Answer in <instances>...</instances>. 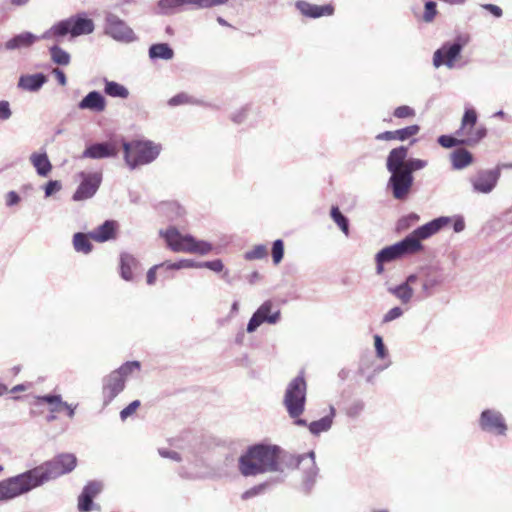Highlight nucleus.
<instances>
[{"instance_id":"nucleus-1","label":"nucleus","mask_w":512,"mask_h":512,"mask_svg":"<svg viewBox=\"0 0 512 512\" xmlns=\"http://www.w3.org/2000/svg\"><path fill=\"white\" fill-rule=\"evenodd\" d=\"M280 453V448L275 445H252L238 459L239 472L245 477L282 472Z\"/></svg>"},{"instance_id":"nucleus-2","label":"nucleus","mask_w":512,"mask_h":512,"mask_svg":"<svg viewBox=\"0 0 512 512\" xmlns=\"http://www.w3.org/2000/svg\"><path fill=\"white\" fill-rule=\"evenodd\" d=\"M408 155V148L400 146L392 149L387 157L386 167L391 173L388 180V188L397 200L406 199L413 185L414 177L408 171L402 169V161Z\"/></svg>"},{"instance_id":"nucleus-3","label":"nucleus","mask_w":512,"mask_h":512,"mask_svg":"<svg viewBox=\"0 0 512 512\" xmlns=\"http://www.w3.org/2000/svg\"><path fill=\"white\" fill-rule=\"evenodd\" d=\"M94 30V21L82 12L56 22L41 35V38L59 39L67 35H70L71 38H76L82 35H89Z\"/></svg>"},{"instance_id":"nucleus-4","label":"nucleus","mask_w":512,"mask_h":512,"mask_svg":"<svg viewBox=\"0 0 512 512\" xmlns=\"http://www.w3.org/2000/svg\"><path fill=\"white\" fill-rule=\"evenodd\" d=\"M122 146L124 161L131 170L155 161L162 149L160 144L151 140L124 141Z\"/></svg>"},{"instance_id":"nucleus-5","label":"nucleus","mask_w":512,"mask_h":512,"mask_svg":"<svg viewBox=\"0 0 512 512\" xmlns=\"http://www.w3.org/2000/svg\"><path fill=\"white\" fill-rule=\"evenodd\" d=\"M307 396V383L300 374L293 378L286 386L283 405L290 418L297 420L305 411Z\"/></svg>"},{"instance_id":"nucleus-6","label":"nucleus","mask_w":512,"mask_h":512,"mask_svg":"<svg viewBox=\"0 0 512 512\" xmlns=\"http://www.w3.org/2000/svg\"><path fill=\"white\" fill-rule=\"evenodd\" d=\"M77 459L73 454H60L51 461L31 469L32 475L41 486L45 482L71 472L76 467Z\"/></svg>"},{"instance_id":"nucleus-7","label":"nucleus","mask_w":512,"mask_h":512,"mask_svg":"<svg viewBox=\"0 0 512 512\" xmlns=\"http://www.w3.org/2000/svg\"><path fill=\"white\" fill-rule=\"evenodd\" d=\"M161 235L174 252L206 255L212 250V245L209 242L197 240L189 234L183 235L174 227L161 232Z\"/></svg>"},{"instance_id":"nucleus-8","label":"nucleus","mask_w":512,"mask_h":512,"mask_svg":"<svg viewBox=\"0 0 512 512\" xmlns=\"http://www.w3.org/2000/svg\"><path fill=\"white\" fill-rule=\"evenodd\" d=\"M421 249V243L406 237L393 245L384 247L375 255L376 273L378 275L382 274L385 264L413 255Z\"/></svg>"},{"instance_id":"nucleus-9","label":"nucleus","mask_w":512,"mask_h":512,"mask_svg":"<svg viewBox=\"0 0 512 512\" xmlns=\"http://www.w3.org/2000/svg\"><path fill=\"white\" fill-rule=\"evenodd\" d=\"M38 487L31 469L0 481V502L13 500Z\"/></svg>"},{"instance_id":"nucleus-10","label":"nucleus","mask_w":512,"mask_h":512,"mask_svg":"<svg viewBox=\"0 0 512 512\" xmlns=\"http://www.w3.org/2000/svg\"><path fill=\"white\" fill-rule=\"evenodd\" d=\"M477 113L473 108H466L461 120V126L456 135L461 137L462 145L474 146L478 144L487 134L484 126L475 127Z\"/></svg>"},{"instance_id":"nucleus-11","label":"nucleus","mask_w":512,"mask_h":512,"mask_svg":"<svg viewBox=\"0 0 512 512\" xmlns=\"http://www.w3.org/2000/svg\"><path fill=\"white\" fill-rule=\"evenodd\" d=\"M468 38L459 36L454 42H446L433 54V65L435 68L446 66L448 69L455 67V62L460 56L463 47L467 44Z\"/></svg>"},{"instance_id":"nucleus-12","label":"nucleus","mask_w":512,"mask_h":512,"mask_svg":"<svg viewBox=\"0 0 512 512\" xmlns=\"http://www.w3.org/2000/svg\"><path fill=\"white\" fill-rule=\"evenodd\" d=\"M229 0H159L157 13L161 15H173L180 11L184 5H192L196 9H207L224 5Z\"/></svg>"},{"instance_id":"nucleus-13","label":"nucleus","mask_w":512,"mask_h":512,"mask_svg":"<svg viewBox=\"0 0 512 512\" xmlns=\"http://www.w3.org/2000/svg\"><path fill=\"white\" fill-rule=\"evenodd\" d=\"M479 427L483 432L494 436H505L508 425L503 414L496 409H485L479 417Z\"/></svg>"},{"instance_id":"nucleus-14","label":"nucleus","mask_w":512,"mask_h":512,"mask_svg":"<svg viewBox=\"0 0 512 512\" xmlns=\"http://www.w3.org/2000/svg\"><path fill=\"white\" fill-rule=\"evenodd\" d=\"M105 34L116 41L130 43L136 40L134 31L117 15L107 12L105 14Z\"/></svg>"},{"instance_id":"nucleus-15","label":"nucleus","mask_w":512,"mask_h":512,"mask_svg":"<svg viewBox=\"0 0 512 512\" xmlns=\"http://www.w3.org/2000/svg\"><path fill=\"white\" fill-rule=\"evenodd\" d=\"M78 178L80 184L74 192L72 199L78 202L92 198L101 185L102 174L100 172H80L78 173Z\"/></svg>"},{"instance_id":"nucleus-16","label":"nucleus","mask_w":512,"mask_h":512,"mask_svg":"<svg viewBox=\"0 0 512 512\" xmlns=\"http://www.w3.org/2000/svg\"><path fill=\"white\" fill-rule=\"evenodd\" d=\"M500 179V166L494 169L479 170L469 181L472 185L473 192L478 194L491 193Z\"/></svg>"},{"instance_id":"nucleus-17","label":"nucleus","mask_w":512,"mask_h":512,"mask_svg":"<svg viewBox=\"0 0 512 512\" xmlns=\"http://www.w3.org/2000/svg\"><path fill=\"white\" fill-rule=\"evenodd\" d=\"M280 317V310L274 309L272 301L267 300L263 302L253 313L247 324L246 330L248 333H253L263 323L276 324L280 320Z\"/></svg>"},{"instance_id":"nucleus-18","label":"nucleus","mask_w":512,"mask_h":512,"mask_svg":"<svg viewBox=\"0 0 512 512\" xmlns=\"http://www.w3.org/2000/svg\"><path fill=\"white\" fill-rule=\"evenodd\" d=\"M294 460L297 462L299 469H301L303 473V489L309 492L314 486L316 477L318 475V468L315 462V453L310 451L307 454L299 456Z\"/></svg>"},{"instance_id":"nucleus-19","label":"nucleus","mask_w":512,"mask_h":512,"mask_svg":"<svg viewBox=\"0 0 512 512\" xmlns=\"http://www.w3.org/2000/svg\"><path fill=\"white\" fill-rule=\"evenodd\" d=\"M125 388V381L111 372L102 380L103 406H108Z\"/></svg>"},{"instance_id":"nucleus-20","label":"nucleus","mask_w":512,"mask_h":512,"mask_svg":"<svg viewBox=\"0 0 512 512\" xmlns=\"http://www.w3.org/2000/svg\"><path fill=\"white\" fill-rule=\"evenodd\" d=\"M450 223L449 217H439L436 218L420 227L415 229L411 234L406 236L407 239H414L418 243H421V240L429 238L434 235L438 231H440L444 226Z\"/></svg>"},{"instance_id":"nucleus-21","label":"nucleus","mask_w":512,"mask_h":512,"mask_svg":"<svg viewBox=\"0 0 512 512\" xmlns=\"http://www.w3.org/2000/svg\"><path fill=\"white\" fill-rule=\"evenodd\" d=\"M335 415H336V410L331 405L329 407V414L322 417L319 420L312 421L311 423L308 424L305 419L299 418V419L295 420L294 423L298 426H303V427L307 426L312 435L318 436L321 433L328 432L331 429Z\"/></svg>"},{"instance_id":"nucleus-22","label":"nucleus","mask_w":512,"mask_h":512,"mask_svg":"<svg viewBox=\"0 0 512 512\" xmlns=\"http://www.w3.org/2000/svg\"><path fill=\"white\" fill-rule=\"evenodd\" d=\"M417 280V274H410L403 283L388 287L387 290L390 294L394 295L401 304L408 305L414 295V290L411 285L415 284Z\"/></svg>"},{"instance_id":"nucleus-23","label":"nucleus","mask_w":512,"mask_h":512,"mask_svg":"<svg viewBox=\"0 0 512 512\" xmlns=\"http://www.w3.org/2000/svg\"><path fill=\"white\" fill-rule=\"evenodd\" d=\"M103 485L98 481L89 482L78 497V509L80 512H89L93 508V498L102 491Z\"/></svg>"},{"instance_id":"nucleus-24","label":"nucleus","mask_w":512,"mask_h":512,"mask_svg":"<svg viewBox=\"0 0 512 512\" xmlns=\"http://www.w3.org/2000/svg\"><path fill=\"white\" fill-rule=\"evenodd\" d=\"M118 154L115 144L108 142L95 143L88 146L82 154L83 158L104 159L116 157Z\"/></svg>"},{"instance_id":"nucleus-25","label":"nucleus","mask_w":512,"mask_h":512,"mask_svg":"<svg viewBox=\"0 0 512 512\" xmlns=\"http://www.w3.org/2000/svg\"><path fill=\"white\" fill-rule=\"evenodd\" d=\"M300 13L308 18H319L322 16H331L334 13V7L330 4L319 6L304 0L295 3Z\"/></svg>"},{"instance_id":"nucleus-26","label":"nucleus","mask_w":512,"mask_h":512,"mask_svg":"<svg viewBox=\"0 0 512 512\" xmlns=\"http://www.w3.org/2000/svg\"><path fill=\"white\" fill-rule=\"evenodd\" d=\"M78 108L96 113L103 112L106 108L105 97L99 91H91L78 103Z\"/></svg>"},{"instance_id":"nucleus-27","label":"nucleus","mask_w":512,"mask_h":512,"mask_svg":"<svg viewBox=\"0 0 512 512\" xmlns=\"http://www.w3.org/2000/svg\"><path fill=\"white\" fill-rule=\"evenodd\" d=\"M117 222L106 220L103 224L89 232V237L96 242H106L115 238Z\"/></svg>"},{"instance_id":"nucleus-28","label":"nucleus","mask_w":512,"mask_h":512,"mask_svg":"<svg viewBox=\"0 0 512 512\" xmlns=\"http://www.w3.org/2000/svg\"><path fill=\"white\" fill-rule=\"evenodd\" d=\"M40 39H42L41 36H36L31 32H23L9 39L5 43V49L16 50L21 48H28Z\"/></svg>"},{"instance_id":"nucleus-29","label":"nucleus","mask_w":512,"mask_h":512,"mask_svg":"<svg viewBox=\"0 0 512 512\" xmlns=\"http://www.w3.org/2000/svg\"><path fill=\"white\" fill-rule=\"evenodd\" d=\"M46 81L47 78L43 73L22 75L19 78L18 87L29 92H37Z\"/></svg>"},{"instance_id":"nucleus-30","label":"nucleus","mask_w":512,"mask_h":512,"mask_svg":"<svg viewBox=\"0 0 512 512\" xmlns=\"http://www.w3.org/2000/svg\"><path fill=\"white\" fill-rule=\"evenodd\" d=\"M419 130L420 127L418 125H411L395 131L382 132L376 136V139L385 141L397 139L400 141H405L408 138L416 135L419 132Z\"/></svg>"},{"instance_id":"nucleus-31","label":"nucleus","mask_w":512,"mask_h":512,"mask_svg":"<svg viewBox=\"0 0 512 512\" xmlns=\"http://www.w3.org/2000/svg\"><path fill=\"white\" fill-rule=\"evenodd\" d=\"M29 159L39 176L46 177L51 172L52 164L46 152L32 153Z\"/></svg>"},{"instance_id":"nucleus-32","label":"nucleus","mask_w":512,"mask_h":512,"mask_svg":"<svg viewBox=\"0 0 512 512\" xmlns=\"http://www.w3.org/2000/svg\"><path fill=\"white\" fill-rule=\"evenodd\" d=\"M138 266L137 259L129 254L122 253L120 257V272L121 277L126 281L133 280V269H136Z\"/></svg>"},{"instance_id":"nucleus-33","label":"nucleus","mask_w":512,"mask_h":512,"mask_svg":"<svg viewBox=\"0 0 512 512\" xmlns=\"http://www.w3.org/2000/svg\"><path fill=\"white\" fill-rule=\"evenodd\" d=\"M443 279L438 273L427 270L424 273L422 280V293L424 297L432 295V290L442 283Z\"/></svg>"},{"instance_id":"nucleus-34","label":"nucleus","mask_w":512,"mask_h":512,"mask_svg":"<svg viewBox=\"0 0 512 512\" xmlns=\"http://www.w3.org/2000/svg\"><path fill=\"white\" fill-rule=\"evenodd\" d=\"M173 56L174 51L167 43L153 44L149 48V57L153 60H170Z\"/></svg>"},{"instance_id":"nucleus-35","label":"nucleus","mask_w":512,"mask_h":512,"mask_svg":"<svg viewBox=\"0 0 512 512\" xmlns=\"http://www.w3.org/2000/svg\"><path fill=\"white\" fill-rule=\"evenodd\" d=\"M454 169H463L472 162V154L465 149H458L451 154Z\"/></svg>"},{"instance_id":"nucleus-36","label":"nucleus","mask_w":512,"mask_h":512,"mask_svg":"<svg viewBox=\"0 0 512 512\" xmlns=\"http://www.w3.org/2000/svg\"><path fill=\"white\" fill-rule=\"evenodd\" d=\"M104 91L111 97L126 99L129 96L128 89L115 81L105 80Z\"/></svg>"},{"instance_id":"nucleus-37","label":"nucleus","mask_w":512,"mask_h":512,"mask_svg":"<svg viewBox=\"0 0 512 512\" xmlns=\"http://www.w3.org/2000/svg\"><path fill=\"white\" fill-rule=\"evenodd\" d=\"M49 53L51 60L57 65L67 66L71 61L70 54L58 45L50 47Z\"/></svg>"},{"instance_id":"nucleus-38","label":"nucleus","mask_w":512,"mask_h":512,"mask_svg":"<svg viewBox=\"0 0 512 512\" xmlns=\"http://www.w3.org/2000/svg\"><path fill=\"white\" fill-rule=\"evenodd\" d=\"M89 234L78 232L73 236V246L77 252L88 254L92 250V244L89 241Z\"/></svg>"},{"instance_id":"nucleus-39","label":"nucleus","mask_w":512,"mask_h":512,"mask_svg":"<svg viewBox=\"0 0 512 512\" xmlns=\"http://www.w3.org/2000/svg\"><path fill=\"white\" fill-rule=\"evenodd\" d=\"M331 218L338 225L341 231L348 236L349 235V221L344 216L337 206H333L330 212Z\"/></svg>"},{"instance_id":"nucleus-40","label":"nucleus","mask_w":512,"mask_h":512,"mask_svg":"<svg viewBox=\"0 0 512 512\" xmlns=\"http://www.w3.org/2000/svg\"><path fill=\"white\" fill-rule=\"evenodd\" d=\"M402 169L404 171H408L410 175H413V172L421 170L427 166V161L417 158H409L404 157L402 161Z\"/></svg>"},{"instance_id":"nucleus-41","label":"nucleus","mask_w":512,"mask_h":512,"mask_svg":"<svg viewBox=\"0 0 512 512\" xmlns=\"http://www.w3.org/2000/svg\"><path fill=\"white\" fill-rule=\"evenodd\" d=\"M140 370V362L129 361L121 365L118 369L112 371L114 374L120 376L126 382L127 377L134 371Z\"/></svg>"},{"instance_id":"nucleus-42","label":"nucleus","mask_w":512,"mask_h":512,"mask_svg":"<svg viewBox=\"0 0 512 512\" xmlns=\"http://www.w3.org/2000/svg\"><path fill=\"white\" fill-rule=\"evenodd\" d=\"M38 401L45 402L50 405V411L52 413L60 412L62 410V397L60 395H44L39 396Z\"/></svg>"},{"instance_id":"nucleus-43","label":"nucleus","mask_w":512,"mask_h":512,"mask_svg":"<svg viewBox=\"0 0 512 512\" xmlns=\"http://www.w3.org/2000/svg\"><path fill=\"white\" fill-rule=\"evenodd\" d=\"M267 247L263 244L256 245L253 249L247 251L244 255L246 260L263 259L267 256Z\"/></svg>"},{"instance_id":"nucleus-44","label":"nucleus","mask_w":512,"mask_h":512,"mask_svg":"<svg viewBox=\"0 0 512 512\" xmlns=\"http://www.w3.org/2000/svg\"><path fill=\"white\" fill-rule=\"evenodd\" d=\"M437 15V4L434 1H427L424 6L422 19L426 23H430Z\"/></svg>"},{"instance_id":"nucleus-45","label":"nucleus","mask_w":512,"mask_h":512,"mask_svg":"<svg viewBox=\"0 0 512 512\" xmlns=\"http://www.w3.org/2000/svg\"><path fill=\"white\" fill-rule=\"evenodd\" d=\"M283 255H284V243L281 239H277L273 242V246H272L273 262L275 264L280 263L281 260L283 259Z\"/></svg>"},{"instance_id":"nucleus-46","label":"nucleus","mask_w":512,"mask_h":512,"mask_svg":"<svg viewBox=\"0 0 512 512\" xmlns=\"http://www.w3.org/2000/svg\"><path fill=\"white\" fill-rule=\"evenodd\" d=\"M374 346L376 350V356L379 359H385L388 356V351L380 335H374Z\"/></svg>"},{"instance_id":"nucleus-47","label":"nucleus","mask_w":512,"mask_h":512,"mask_svg":"<svg viewBox=\"0 0 512 512\" xmlns=\"http://www.w3.org/2000/svg\"><path fill=\"white\" fill-rule=\"evenodd\" d=\"M438 143L444 148H452L457 145H462V140H461V138L457 139V138H455L453 136H449V135H441L438 138Z\"/></svg>"},{"instance_id":"nucleus-48","label":"nucleus","mask_w":512,"mask_h":512,"mask_svg":"<svg viewBox=\"0 0 512 512\" xmlns=\"http://www.w3.org/2000/svg\"><path fill=\"white\" fill-rule=\"evenodd\" d=\"M192 103V98L186 93H179L169 99V106L175 107L179 105Z\"/></svg>"},{"instance_id":"nucleus-49","label":"nucleus","mask_w":512,"mask_h":512,"mask_svg":"<svg viewBox=\"0 0 512 512\" xmlns=\"http://www.w3.org/2000/svg\"><path fill=\"white\" fill-rule=\"evenodd\" d=\"M393 115L396 118L404 119V118H410L415 116V110L411 108L410 106L403 105L399 106L394 110Z\"/></svg>"},{"instance_id":"nucleus-50","label":"nucleus","mask_w":512,"mask_h":512,"mask_svg":"<svg viewBox=\"0 0 512 512\" xmlns=\"http://www.w3.org/2000/svg\"><path fill=\"white\" fill-rule=\"evenodd\" d=\"M364 403L362 401L353 402L347 409V416L357 418L364 410Z\"/></svg>"},{"instance_id":"nucleus-51","label":"nucleus","mask_w":512,"mask_h":512,"mask_svg":"<svg viewBox=\"0 0 512 512\" xmlns=\"http://www.w3.org/2000/svg\"><path fill=\"white\" fill-rule=\"evenodd\" d=\"M404 311L401 307H393L383 316V322L388 323L395 319L400 318L403 315Z\"/></svg>"},{"instance_id":"nucleus-52","label":"nucleus","mask_w":512,"mask_h":512,"mask_svg":"<svg viewBox=\"0 0 512 512\" xmlns=\"http://www.w3.org/2000/svg\"><path fill=\"white\" fill-rule=\"evenodd\" d=\"M140 401L134 400L132 401L127 407H125L120 412V418L121 420H126L129 416H131L139 407H140Z\"/></svg>"},{"instance_id":"nucleus-53","label":"nucleus","mask_w":512,"mask_h":512,"mask_svg":"<svg viewBox=\"0 0 512 512\" xmlns=\"http://www.w3.org/2000/svg\"><path fill=\"white\" fill-rule=\"evenodd\" d=\"M265 486H266L265 484H260V485L254 486V487L246 490L245 492L242 493L241 499L249 500V499L261 494L264 491Z\"/></svg>"},{"instance_id":"nucleus-54","label":"nucleus","mask_w":512,"mask_h":512,"mask_svg":"<svg viewBox=\"0 0 512 512\" xmlns=\"http://www.w3.org/2000/svg\"><path fill=\"white\" fill-rule=\"evenodd\" d=\"M199 263L192 260H181L174 263H167L168 269H182V268H198Z\"/></svg>"},{"instance_id":"nucleus-55","label":"nucleus","mask_w":512,"mask_h":512,"mask_svg":"<svg viewBox=\"0 0 512 512\" xmlns=\"http://www.w3.org/2000/svg\"><path fill=\"white\" fill-rule=\"evenodd\" d=\"M197 267L208 268L214 272H221L224 268V265L221 260L216 259L212 261L202 262L198 264Z\"/></svg>"},{"instance_id":"nucleus-56","label":"nucleus","mask_w":512,"mask_h":512,"mask_svg":"<svg viewBox=\"0 0 512 512\" xmlns=\"http://www.w3.org/2000/svg\"><path fill=\"white\" fill-rule=\"evenodd\" d=\"M12 116L10 103L6 100L0 101V121H7Z\"/></svg>"},{"instance_id":"nucleus-57","label":"nucleus","mask_w":512,"mask_h":512,"mask_svg":"<svg viewBox=\"0 0 512 512\" xmlns=\"http://www.w3.org/2000/svg\"><path fill=\"white\" fill-rule=\"evenodd\" d=\"M62 188L61 182L57 180H50L45 185V197H50L54 193L60 191Z\"/></svg>"},{"instance_id":"nucleus-58","label":"nucleus","mask_w":512,"mask_h":512,"mask_svg":"<svg viewBox=\"0 0 512 512\" xmlns=\"http://www.w3.org/2000/svg\"><path fill=\"white\" fill-rule=\"evenodd\" d=\"M158 453L163 458H169V459L174 460L176 462H181L182 461L181 455L178 452H176V451L168 450V449H165V448H159L158 449Z\"/></svg>"},{"instance_id":"nucleus-59","label":"nucleus","mask_w":512,"mask_h":512,"mask_svg":"<svg viewBox=\"0 0 512 512\" xmlns=\"http://www.w3.org/2000/svg\"><path fill=\"white\" fill-rule=\"evenodd\" d=\"M481 7L490 12L496 18H500L503 15L501 7L495 4H482Z\"/></svg>"},{"instance_id":"nucleus-60","label":"nucleus","mask_w":512,"mask_h":512,"mask_svg":"<svg viewBox=\"0 0 512 512\" xmlns=\"http://www.w3.org/2000/svg\"><path fill=\"white\" fill-rule=\"evenodd\" d=\"M5 199H6V205L8 207L17 205L21 200L20 196L15 191L8 192L5 196Z\"/></svg>"},{"instance_id":"nucleus-61","label":"nucleus","mask_w":512,"mask_h":512,"mask_svg":"<svg viewBox=\"0 0 512 512\" xmlns=\"http://www.w3.org/2000/svg\"><path fill=\"white\" fill-rule=\"evenodd\" d=\"M167 266V263H163L161 264V266ZM160 267V265H155L153 267H151L148 272H147V283L149 285H153L156 281V270L157 268Z\"/></svg>"},{"instance_id":"nucleus-62","label":"nucleus","mask_w":512,"mask_h":512,"mask_svg":"<svg viewBox=\"0 0 512 512\" xmlns=\"http://www.w3.org/2000/svg\"><path fill=\"white\" fill-rule=\"evenodd\" d=\"M54 75L57 78V81L60 85L65 86L67 84V78L65 73L60 69L53 70Z\"/></svg>"},{"instance_id":"nucleus-63","label":"nucleus","mask_w":512,"mask_h":512,"mask_svg":"<svg viewBox=\"0 0 512 512\" xmlns=\"http://www.w3.org/2000/svg\"><path fill=\"white\" fill-rule=\"evenodd\" d=\"M246 117V109L243 108L232 115V121L235 123H242Z\"/></svg>"},{"instance_id":"nucleus-64","label":"nucleus","mask_w":512,"mask_h":512,"mask_svg":"<svg viewBox=\"0 0 512 512\" xmlns=\"http://www.w3.org/2000/svg\"><path fill=\"white\" fill-rule=\"evenodd\" d=\"M464 228H465V223H464L463 219H457L454 222L453 229L455 232L459 233V232L463 231Z\"/></svg>"}]
</instances>
